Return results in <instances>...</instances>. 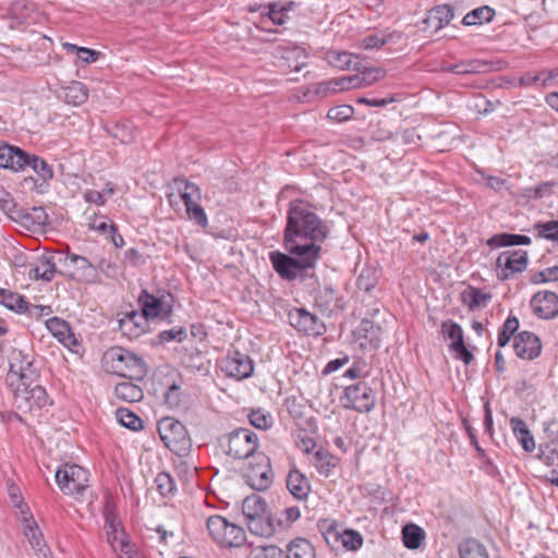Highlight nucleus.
I'll list each match as a JSON object with an SVG mask.
<instances>
[{
  "label": "nucleus",
  "mask_w": 558,
  "mask_h": 558,
  "mask_svg": "<svg viewBox=\"0 0 558 558\" xmlns=\"http://www.w3.org/2000/svg\"><path fill=\"white\" fill-rule=\"evenodd\" d=\"M329 232L327 222L312 210L308 203L302 199L290 203L283 233V245L290 254L307 253L320 257L322 243Z\"/></svg>",
  "instance_id": "nucleus-1"
},
{
  "label": "nucleus",
  "mask_w": 558,
  "mask_h": 558,
  "mask_svg": "<svg viewBox=\"0 0 558 558\" xmlns=\"http://www.w3.org/2000/svg\"><path fill=\"white\" fill-rule=\"evenodd\" d=\"M39 373L34 367V359L22 350H13L10 356V366L4 383L13 396L14 407H24L22 387L32 386Z\"/></svg>",
  "instance_id": "nucleus-2"
},
{
  "label": "nucleus",
  "mask_w": 558,
  "mask_h": 558,
  "mask_svg": "<svg viewBox=\"0 0 558 558\" xmlns=\"http://www.w3.org/2000/svg\"><path fill=\"white\" fill-rule=\"evenodd\" d=\"M320 257L307 253L286 254L278 251L270 252L269 259L276 272L284 280L292 281L315 278L314 268Z\"/></svg>",
  "instance_id": "nucleus-3"
},
{
  "label": "nucleus",
  "mask_w": 558,
  "mask_h": 558,
  "mask_svg": "<svg viewBox=\"0 0 558 558\" xmlns=\"http://www.w3.org/2000/svg\"><path fill=\"white\" fill-rule=\"evenodd\" d=\"M107 371L132 380H142L147 374L145 361L122 347H112L104 354Z\"/></svg>",
  "instance_id": "nucleus-4"
},
{
  "label": "nucleus",
  "mask_w": 558,
  "mask_h": 558,
  "mask_svg": "<svg viewBox=\"0 0 558 558\" xmlns=\"http://www.w3.org/2000/svg\"><path fill=\"white\" fill-rule=\"evenodd\" d=\"M219 446L226 454L236 460L252 458L259 453L257 435L250 428L239 427L222 435L219 438Z\"/></svg>",
  "instance_id": "nucleus-5"
},
{
  "label": "nucleus",
  "mask_w": 558,
  "mask_h": 558,
  "mask_svg": "<svg viewBox=\"0 0 558 558\" xmlns=\"http://www.w3.org/2000/svg\"><path fill=\"white\" fill-rule=\"evenodd\" d=\"M206 525L214 541L221 546L240 547L245 542V531L221 515L209 517Z\"/></svg>",
  "instance_id": "nucleus-6"
},
{
  "label": "nucleus",
  "mask_w": 558,
  "mask_h": 558,
  "mask_svg": "<svg viewBox=\"0 0 558 558\" xmlns=\"http://www.w3.org/2000/svg\"><path fill=\"white\" fill-rule=\"evenodd\" d=\"M158 432L163 444L175 454H185L191 447L185 426L171 417L161 420L158 424Z\"/></svg>",
  "instance_id": "nucleus-7"
},
{
  "label": "nucleus",
  "mask_w": 558,
  "mask_h": 558,
  "mask_svg": "<svg viewBox=\"0 0 558 558\" xmlns=\"http://www.w3.org/2000/svg\"><path fill=\"white\" fill-rule=\"evenodd\" d=\"M56 482L65 495L83 496L88 487V472L77 464H64L56 471Z\"/></svg>",
  "instance_id": "nucleus-8"
},
{
  "label": "nucleus",
  "mask_w": 558,
  "mask_h": 558,
  "mask_svg": "<svg viewBox=\"0 0 558 558\" xmlns=\"http://www.w3.org/2000/svg\"><path fill=\"white\" fill-rule=\"evenodd\" d=\"M340 401L345 409L354 410L360 413H368L376 404V396L374 390L365 381H359L344 389Z\"/></svg>",
  "instance_id": "nucleus-9"
},
{
  "label": "nucleus",
  "mask_w": 558,
  "mask_h": 558,
  "mask_svg": "<svg viewBox=\"0 0 558 558\" xmlns=\"http://www.w3.org/2000/svg\"><path fill=\"white\" fill-rule=\"evenodd\" d=\"M172 301L171 293L163 291L156 296L145 289L141 291L137 299L141 313L147 320L155 318L168 319L172 315Z\"/></svg>",
  "instance_id": "nucleus-10"
},
{
  "label": "nucleus",
  "mask_w": 558,
  "mask_h": 558,
  "mask_svg": "<svg viewBox=\"0 0 558 558\" xmlns=\"http://www.w3.org/2000/svg\"><path fill=\"white\" fill-rule=\"evenodd\" d=\"M58 262L66 268L73 266L71 272L60 271L61 275H65L72 280L85 283H97L100 281L97 268L84 256L59 252Z\"/></svg>",
  "instance_id": "nucleus-11"
},
{
  "label": "nucleus",
  "mask_w": 558,
  "mask_h": 558,
  "mask_svg": "<svg viewBox=\"0 0 558 558\" xmlns=\"http://www.w3.org/2000/svg\"><path fill=\"white\" fill-rule=\"evenodd\" d=\"M253 461L245 472V482L254 490H265L270 487L274 478L270 459L264 452H259L254 456Z\"/></svg>",
  "instance_id": "nucleus-12"
},
{
  "label": "nucleus",
  "mask_w": 558,
  "mask_h": 558,
  "mask_svg": "<svg viewBox=\"0 0 558 558\" xmlns=\"http://www.w3.org/2000/svg\"><path fill=\"white\" fill-rule=\"evenodd\" d=\"M220 368L227 377L241 380L252 376L254 362L247 354L234 350L221 360Z\"/></svg>",
  "instance_id": "nucleus-13"
},
{
  "label": "nucleus",
  "mask_w": 558,
  "mask_h": 558,
  "mask_svg": "<svg viewBox=\"0 0 558 558\" xmlns=\"http://www.w3.org/2000/svg\"><path fill=\"white\" fill-rule=\"evenodd\" d=\"M441 332L445 338L451 340L449 350L453 353L454 359L463 362L465 365H470L474 360V355L465 345L461 326L451 319H447L441 324Z\"/></svg>",
  "instance_id": "nucleus-14"
},
{
  "label": "nucleus",
  "mask_w": 558,
  "mask_h": 558,
  "mask_svg": "<svg viewBox=\"0 0 558 558\" xmlns=\"http://www.w3.org/2000/svg\"><path fill=\"white\" fill-rule=\"evenodd\" d=\"M314 306L324 315L331 316L335 312L343 310V298L329 282L319 284L313 294Z\"/></svg>",
  "instance_id": "nucleus-15"
},
{
  "label": "nucleus",
  "mask_w": 558,
  "mask_h": 558,
  "mask_svg": "<svg viewBox=\"0 0 558 558\" xmlns=\"http://www.w3.org/2000/svg\"><path fill=\"white\" fill-rule=\"evenodd\" d=\"M290 325L307 336L318 337L326 332V325L305 308H294L288 314Z\"/></svg>",
  "instance_id": "nucleus-16"
},
{
  "label": "nucleus",
  "mask_w": 558,
  "mask_h": 558,
  "mask_svg": "<svg viewBox=\"0 0 558 558\" xmlns=\"http://www.w3.org/2000/svg\"><path fill=\"white\" fill-rule=\"evenodd\" d=\"M529 263L527 252L523 250L505 251L496 259L497 268H501L498 278L507 280L514 272H522Z\"/></svg>",
  "instance_id": "nucleus-17"
},
{
  "label": "nucleus",
  "mask_w": 558,
  "mask_h": 558,
  "mask_svg": "<svg viewBox=\"0 0 558 558\" xmlns=\"http://www.w3.org/2000/svg\"><path fill=\"white\" fill-rule=\"evenodd\" d=\"M120 521L117 514L111 510H106L105 512V530L107 534V541L116 550V543L119 542L120 550L128 555L130 558H133L134 551L131 549V546L128 541L124 539V531L120 529Z\"/></svg>",
  "instance_id": "nucleus-18"
},
{
  "label": "nucleus",
  "mask_w": 558,
  "mask_h": 558,
  "mask_svg": "<svg viewBox=\"0 0 558 558\" xmlns=\"http://www.w3.org/2000/svg\"><path fill=\"white\" fill-rule=\"evenodd\" d=\"M513 350L522 360H534L541 354L542 343L535 333L524 330L514 336Z\"/></svg>",
  "instance_id": "nucleus-19"
},
{
  "label": "nucleus",
  "mask_w": 558,
  "mask_h": 558,
  "mask_svg": "<svg viewBox=\"0 0 558 558\" xmlns=\"http://www.w3.org/2000/svg\"><path fill=\"white\" fill-rule=\"evenodd\" d=\"M534 314L542 319L558 316V295L551 291H539L531 300Z\"/></svg>",
  "instance_id": "nucleus-20"
},
{
  "label": "nucleus",
  "mask_w": 558,
  "mask_h": 558,
  "mask_svg": "<svg viewBox=\"0 0 558 558\" xmlns=\"http://www.w3.org/2000/svg\"><path fill=\"white\" fill-rule=\"evenodd\" d=\"M383 329L374 322L364 318L357 327L355 335L363 349L376 350L381 341Z\"/></svg>",
  "instance_id": "nucleus-21"
},
{
  "label": "nucleus",
  "mask_w": 558,
  "mask_h": 558,
  "mask_svg": "<svg viewBox=\"0 0 558 558\" xmlns=\"http://www.w3.org/2000/svg\"><path fill=\"white\" fill-rule=\"evenodd\" d=\"M59 252L41 256L38 262L31 266L28 277L34 280H44L50 282L57 272Z\"/></svg>",
  "instance_id": "nucleus-22"
},
{
  "label": "nucleus",
  "mask_w": 558,
  "mask_h": 558,
  "mask_svg": "<svg viewBox=\"0 0 558 558\" xmlns=\"http://www.w3.org/2000/svg\"><path fill=\"white\" fill-rule=\"evenodd\" d=\"M148 320L137 311L128 312L119 319V329L128 338H137L146 330Z\"/></svg>",
  "instance_id": "nucleus-23"
},
{
  "label": "nucleus",
  "mask_w": 558,
  "mask_h": 558,
  "mask_svg": "<svg viewBox=\"0 0 558 558\" xmlns=\"http://www.w3.org/2000/svg\"><path fill=\"white\" fill-rule=\"evenodd\" d=\"M335 542L330 541L327 545L333 551L339 550H357L363 545L362 535L351 529L340 527L339 532H336L333 536Z\"/></svg>",
  "instance_id": "nucleus-24"
},
{
  "label": "nucleus",
  "mask_w": 558,
  "mask_h": 558,
  "mask_svg": "<svg viewBox=\"0 0 558 558\" xmlns=\"http://www.w3.org/2000/svg\"><path fill=\"white\" fill-rule=\"evenodd\" d=\"M28 153L10 145L0 146V168L14 171L24 170Z\"/></svg>",
  "instance_id": "nucleus-25"
},
{
  "label": "nucleus",
  "mask_w": 558,
  "mask_h": 558,
  "mask_svg": "<svg viewBox=\"0 0 558 558\" xmlns=\"http://www.w3.org/2000/svg\"><path fill=\"white\" fill-rule=\"evenodd\" d=\"M21 392L24 395L23 399L25 401L24 407H15L17 410L22 411H32L33 408L41 409L48 404V393L46 389L40 386L36 385L35 387L26 386L21 388Z\"/></svg>",
  "instance_id": "nucleus-26"
},
{
  "label": "nucleus",
  "mask_w": 558,
  "mask_h": 558,
  "mask_svg": "<svg viewBox=\"0 0 558 558\" xmlns=\"http://www.w3.org/2000/svg\"><path fill=\"white\" fill-rule=\"evenodd\" d=\"M287 488L293 497L305 500L311 492L308 478L296 468H292L287 476Z\"/></svg>",
  "instance_id": "nucleus-27"
},
{
  "label": "nucleus",
  "mask_w": 558,
  "mask_h": 558,
  "mask_svg": "<svg viewBox=\"0 0 558 558\" xmlns=\"http://www.w3.org/2000/svg\"><path fill=\"white\" fill-rule=\"evenodd\" d=\"M24 534L28 539L29 545L35 550L37 558H48L50 550L44 542L43 534L35 520H26Z\"/></svg>",
  "instance_id": "nucleus-28"
},
{
  "label": "nucleus",
  "mask_w": 558,
  "mask_h": 558,
  "mask_svg": "<svg viewBox=\"0 0 558 558\" xmlns=\"http://www.w3.org/2000/svg\"><path fill=\"white\" fill-rule=\"evenodd\" d=\"M16 218L28 229L41 228L49 223L48 215L43 207H32L27 210L19 209Z\"/></svg>",
  "instance_id": "nucleus-29"
},
{
  "label": "nucleus",
  "mask_w": 558,
  "mask_h": 558,
  "mask_svg": "<svg viewBox=\"0 0 558 558\" xmlns=\"http://www.w3.org/2000/svg\"><path fill=\"white\" fill-rule=\"evenodd\" d=\"M453 16V8L450 4H439L429 10L424 23L439 31L449 24Z\"/></svg>",
  "instance_id": "nucleus-30"
},
{
  "label": "nucleus",
  "mask_w": 558,
  "mask_h": 558,
  "mask_svg": "<svg viewBox=\"0 0 558 558\" xmlns=\"http://www.w3.org/2000/svg\"><path fill=\"white\" fill-rule=\"evenodd\" d=\"M444 70L454 74H477L492 70V63L482 60H465L456 64L444 66Z\"/></svg>",
  "instance_id": "nucleus-31"
},
{
  "label": "nucleus",
  "mask_w": 558,
  "mask_h": 558,
  "mask_svg": "<svg viewBox=\"0 0 558 558\" xmlns=\"http://www.w3.org/2000/svg\"><path fill=\"white\" fill-rule=\"evenodd\" d=\"M510 426L522 448L526 452H532L535 449V440L526 423L522 418L513 416L510 418Z\"/></svg>",
  "instance_id": "nucleus-32"
},
{
  "label": "nucleus",
  "mask_w": 558,
  "mask_h": 558,
  "mask_svg": "<svg viewBox=\"0 0 558 558\" xmlns=\"http://www.w3.org/2000/svg\"><path fill=\"white\" fill-rule=\"evenodd\" d=\"M284 558H316L315 548L306 538L296 537L287 545Z\"/></svg>",
  "instance_id": "nucleus-33"
},
{
  "label": "nucleus",
  "mask_w": 558,
  "mask_h": 558,
  "mask_svg": "<svg viewBox=\"0 0 558 558\" xmlns=\"http://www.w3.org/2000/svg\"><path fill=\"white\" fill-rule=\"evenodd\" d=\"M45 324L50 333L61 343L69 345L74 342L70 325L64 319L54 316L47 319Z\"/></svg>",
  "instance_id": "nucleus-34"
},
{
  "label": "nucleus",
  "mask_w": 558,
  "mask_h": 558,
  "mask_svg": "<svg viewBox=\"0 0 558 558\" xmlns=\"http://www.w3.org/2000/svg\"><path fill=\"white\" fill-rule=\"evenodd\" d=\"M402 33L400 32H391V33H373L360 41V47L368 50V49H379L387 43H397L401 39Z\"/></svg>",
  "instance_id": "nucleus-35"
},
{
  "label": "nucleus",
  "mask_w": 558,
  "mask_h": 558,
  "mask_svg": "<svg viewBox=\"0 0 558 558\" xmlns=\"http://www.w3.org/2000/svg\"><path fill=\"white\" fill-rule=\"evenodd\" d=\"M486 244L490 247L529 245L531 244V239L523 234L505 232L493 235L487 240Z\"/></svg>",
  "instance_id": "nucleus-36"
},
{
  "label": "nucleus",
  "mask_w": 558,
  "mask_h": 558,
  "mask_svg": "<svg viewBox=\"0 0 558 558\" xmlns=\"http://www.w3.org/2000/svg\"><path fill=\"white\" fill-rule=\"evenodd\" d=\"M337 464L338 458L324 448L314 453V465L320 475L329 476Z\"/></svg>",
  "instance_id": "nucleus-37"
},
{
  "label": "nucleus",
  "mask_w": 558,
  "mask_h": 558,
  "mask_svg": "<svg viewBox=\"0 0 558 558\" xmlns=\"http://www.w3.org/2000/svg\"><path fill=\"white\" fill-rule=\"evenodd\" d=\"M242 512L245 519L265 515L267 513V504L260 496L252 494L243 500Z\"/></svg>",
  "instance_id": "nucleus-38"
},
{
  "label": "nucleus",
  "mask_w": 558,
  "mask_h": 558,
  "mask_svg": "<svg viewBox=\"0 0 558 558\" xmlns=\"http://www.w3.org/2000/svg\"><path fill=\"white\" fill-rule=\"evenodd\" d=\"M460 558H489L487 549L475 538H468L458 546Z\"/></svg>",
  "instance_id": "nucleus-39"
},
{
  "label": "nucleus",
  "mask_w": 558,
  "mask_h": 558,
  "mask_svg": "<svg viewBox=\"0 0 558 558\" xmlns=\"http://www.w3.org/2000/svg\"><path fill=\"white\" fill-rule=\"evenodd\" d=\"M425 538V531L414 524L409 523L402 527V542L409 549H417Z\"/></svg>",
  "instance_id": "nucleus-40"
},
{
  "label": "nucleus",
  "mask_w": 558,
  "mask_h": 558,
  "mask_svg": "<svg viewBox=\"0 0 558 558\" xmlns=\"http://www.w3.org/2000/svg\"><path fill=\"white\" fill-rule=\"evenodd\" d=\"M0 304L17 314L25 313L27 308L24 296L7 289H0Z\"/></svg>",
  "instance_id": "nucleus-41"
},
{
  "label": "nucleus",
  "mask_w": 558,
  "mask_h": 558,
  "mask_svg": "<svg viewBox=\"0 0 558 558\" xmlns=\"http://www.w3.org/2000/svg\"><path fill=\"white\" fill-rule=\"evenodd\" d=\"M114 395L126 402H136L143 399L144 393L140 386L132 381H123L116 386Z\"/></svg>",
  "instance_id": "nucleus-42"
},
{
  "label": "nucleus",
  "mask_w": 558,
  "mask_h": 558,
  "mask_svg": "<svg viewBox=\"0 0 558 558\" xmlns=\"http://www.w3.org/2000/svg\"><path fill=\"white\" fill-rule=\"evenodd\" d=\"M494 16L495 10L488 5H483L465 14L462 23L466 26L481 25L492 22Z\"/></svg>",
  "instance_id": "nucleus-43"
},
{
  "label": "nucleus",
  "mask_w": 558,
  "mask_h": 558,
  "mask_svg": "<svg viewBox=\"0 0 558 558\" xmlns=\"http://www.w3.org/2000/svg\"><path fill=\"white\" fill-rule=\"evenodd\" d=\"M492 298L493 295L490 293L483 292L481 289L473 287H470L462 293V301L468 304L470 310L485 307Z\"/></svg>",
  "instance_id": "nucleus-44"
},
{
  "label": "nucleus",
  "mask_w": 558,
  "mask_h": 558,
  "mask_svg": "<svg viewBox=\"0 0 558 558\" xmlns=\"http://www.w3.org/2000/svg\"><path fill=\"white\" fill-rule=\"evenodd\" d=\"M88 98V90L81 82H73L64 88V100L73 106L84 104Z\"/></svg>",
  "instance_id": "nucleus-45"
},
{
  "label": "nucleus",
  "mask_w": 558,
  "mask_h": 558,
  "mask_svg": "<svg viewBox=\"0 0 558 558\" xmlns=\"http://www.w3.org/2000/svg\"><path fill=\"white\" fill-rule=\"evenodd\" d=\"M27 163H25V168L29 167L38 177V180L43 182H47L53 177V171L51 167L40 157L36 155L28 154V158H26Z\"/></svg>",
  "instance_id": "nucleus-46"
},
{
  "label": "nucleus",
  "mask_w": 558,
  "mask_h": 558,
  "mask_svg": "<svg viewBox=\"0 0 558 558\" xmlns=\"http://www.w3.org/2000/svg\"><path fill=\"white\" fill-rule=\"evenodd\" d=\"M379 276L375 268L364 267L357 278L356 287L360 291L371 293V291L378 284Z\"/></svg>",
  "instance_id": "nucleus-47"
},
{
  "label": "nucleus",
  "mask_w": 558,
  "mask_h": 558,
  "mask_svg": "<svg viewBox=\"0 0 558 558\" xmlns=\"http://www.w3.org/2000/svg\"><path fill=\"white\" fill-rule=\"evenodd\" d=\"M260 10L262 16L269 17L274 24L276 25H282L286 23L287 14H286V8L281 7L280 9L277 8V3H269L268 5H258V7H251L250 11L255 12Z\"/></svg>",
  "instance_id": "nucleus-48"
},
{
  "label": "nucleus",
  "mask_w": 558,
  "mask_h": 558,
  "mask_svg": "<svg viewBox=\"0 0 558 558\" xmlns=\"http://www.w3.org/2000/svg\"><path fill=\"white\" fill-rule=\"evenodd\" d=\"M354 59H356V57L347 51L331 50L327 52V61L329 62V64L338 69L353 68L355 70H359V68L356 66V62H353Z\"/></svg>",
  "instance_id": "nucleus-49"
},
{
  "label": "nucleus",
  "mask_w": 558,
  "mask_h": 558,
  "mask_svg": "<svg viewBox=\"0 0 558 558\" xmlns=\"http://www.w3.org/2000/svg\"><path fill=\"white\" fill-rule=\"evenodd\" d=\"M519 329V319L515 316H509L502 324L497 338V344L499 348L506 347L510 339L515 335Z\"/></svg>",
  "instance_id": "nucleus-50"
},
{
  "label": "nucleus",
  "mask_w": 558,
  "mask_h": 558,
  "mask_svg": "<svg viewBox=\"0 0 558 558\" xmlns=\"http://www.w3.org/2000/svg\"><path fill=\"white\" fill-rule=\"evenodd\" d=\"M118 422L131 430H140L143 428V421L134 412L125 408H120L116 411Z\"/></svg>",
  "instance_id": "nucleus-51"
},
{
  "label": "nucleus",
  "mask_w": 558,
  "mask_h": 558,
  "mask_svg": "<svg viewBox=\"0 0 558 558\" xmlns=\"http://www.w3.org/2000/svg\"><path fill=\"white\" fill-rule=\"evenodd\" d=\"M158 493L162 497H172L177 493V485L173 477L167 472H160L155 477Z\"/></svg>",
  "instance_id": "nucleus-52"
},
{
  "label": "nucleus",
  "mask_w": 558,
  "mask_h": 558,
  "mask_svg": "<svg viewBox=\"0 0 558 558\" xmlns=\"http://www.w3.org/2000/svg\"><path fill=\"white\" fill-rule=\"evenodd\" d=\"M246 525L251 533L258 536H267L272 532L267 513L265 515L254 517V519H246Z\"/></svg>",
  "instance_id": "nucleus-53"
},
{
  "label": "nucleus",
  "mask_w": 558,
  "mask_h": 558,
  "mask_svg": "<svg viewBox=\"0 0 558 558\" xmlns=\"http://www.w3.org/2000/svg\"><path fill=\"white\" fill-rule=\"evenodd\" d=\"M557 185L554 181H545L537 186H530L524 190V196L533 199H539L550 196L554 193V187Z\"/></svg>",
  "instance_id": "nucleus-54"
},
{
  "label": "nucleus",
  "mask_w": 558,
  "mask_h": 558,
  "mask_svg": "<svg viewBox=\"0 0 558 558\" xmlns=\"http://www.w3.org/2000/svg\"><path fill=\"white\" fill-rule=\"evenodd\" d=\"M534 230L537 232L538 238H544L550 241H558V220L536 222L534 225Z\"/></svg>",
  "instance_id": "nucleus-55"
},
{
  "label": "nucleus",
  "mask_w": 558,
  "mask_h": 558,
  "mask_svg": "<svg viewBox=\"0 0 558 558\" xmlns=\"http://www.w3.org/2000/svg\"><path fill=\"white\" fill-rule=\"evenodd\" d=\"M340 525L336 520L333 519H320L317 522L318 531L320 532L322 536L324 537L326 544H328L330 541L335 542L333 536L336 535V532L340 531Z\"/></svg>",
  "instance_id": "nucleus-56"
},
{
  "label": "nucleus",
  "mask_w": 558,
  "mask_h": 558,
  "mask_svg": "<svg viewBox=\"0 0 558 558\" xmlns=\"http://www.w3.org/2000/svg\"><path fill=\"white\" fill-rule=\"evenodd\" d=\"M248 420L254 427L264 430L270 428L274 424L272 416L260 409L252 410Z\"/></svg>",
  "instance_id": "nucleus-57"
},
{
  "label": "nucleus",
  "mask_w": 558,
  "mask_h": 558,
  "mask_svg": "<svg viewBox=\"0 0 558 558\" xmlns=\"http://www.w3.org/2000/svg\"><path fill=\"white\" fill-rule=\"evenodd\" d=\"M252 558H284V550L275 545H260L252 550Z\"/></svg>",
  "instance_id": "nucleus-58"
},
{
  "label": "nucleus",
  "mask_w": 558,
  "mask_h": 558,
  "mask_svg": "<svg viewBox=\"0 0 558 558\" xmlns=\"http://www.w3.org/2000/svg\"><path fill=\"white\" fill-rule=\"evenodd\" d=\"M354 113V109L350 105H339L330 108L327 112V118L337 122H344L349 120Z\"/></svg>",
  "instance_id": "nucleus-59"
},
{
  "label": "nucleus",
  "mask_w": 558,
  "mask_h": 558,
  "mask_svg": "<svg viewBox=\"0 0 558 558\" xmlns=\"http://www.w3.org/2000/svg\"><path fill=\"white\" fill-rule=\"evenodd\" d=\"M359 73L364 87L374 84L386 75V71L381 68H365Z\"/></svg>",
  "instance_id": "nucleus-60"
},
{
  "label": "nucleus",
  "mask_w": 558,
  "mask_h": 558,
  "mask_svg": "<svg viewBox=\"0 0 558 558\" xmlns=\"http://www.w3.org/2000/svg\"><path fill=\"white\" fill-rule=\"evenodd\" d=\"M157 338L160 343L170 341L182 342L186 338V330L183 327H174L169 330L160 331Z\"/></svg>",
  "instance_id": "nucleus-61"
},
{
  "label": "nucleus",
  "mask_w": 558,
  "mask_h": 558,
  "mask_svg": "<svg viewBox=\"0 0 558 558\" xmlns=\"http://www.w3.org/2000/svg\"><path fill=\"white\" fill-rule=\"evenodd\" d=\"M187 218L195 221L199 227L205 228L208 226V218L204 208L196 202L186 210Z\"/></svg>",
  "instance_id": "nucleus-62"
},
{
  "label": "nucleus",
  "mask_w": 558,
  "mask_h": 558,
  "mask_svg": "<svg viewBox=\"0 0 558 558\" xmlns=\"http://www.w3.org/2000/svg\"><path fill=\"white\" fill-rule=\"evenodd\" d=\"M66 47L68 49L76 50L78 59L87 64L95 62L98 59V56L100 54V52L96 50L85 47H77L73 44H66Z\"/></svg>",
  "instance_id": "nucleus-63"
},
{
  "label": "nucleus",
  "mask_w": 558,
  "mask_h": 558,
  "mask_svg": "<svg viewBox=\"0 0 558 558\" xmlns=\"http://www.w3.org/2000/svg\"><path fill=\"white\" fill-rule=\"evenodd\" d=\"M549 281H558V266L547 267L533 277V282L545 283Z\"/></svg>",
  "instance_id": "nucleus-64"
}]
</instances>
